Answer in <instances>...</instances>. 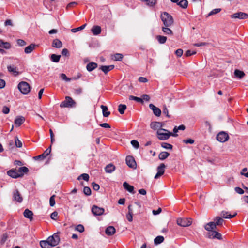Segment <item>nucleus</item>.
I'll use <instances>...</instances> for the list:
<instances>
[{
  "label": "nucleus",
  "instance_id": "42",
  "mask_svg": "<svg viewBox=\"0 0 248 248\" xmlns=\"http://www.w3.org/2000/svg\"><path fill=\"white\" fill-rule=\"evenodd\" d=\"M177 4L183 8H186L188 6V1L186 0H181Z\"/></svg>",
  "mask_w": 248,
  "mask_h": 248
},
{
  "label": "nucleus",
  "instance_id": "38",
  "mask_svg": "<svg viewBox=\"0 0 248 248\" xmlns=\"http://www.w3.org/2000/svg\"><path fill=\"white\" fill-rule=\"evenodd\" d=\"M142 1L145 2L146 4L150 7L154 6L156 3L157 0H141Z\"/></svg>",
  "mask_w": 248,
  "mask_h": 248
},
{
  "label": "nucleus",
  "instance_id": "7",
  "mask_svg": "<svg viewBox=\"0 0 248 248\" xmlns=\"http://www.w3.org/2000/svg\"><path fill=\"white\" fill-rule=\"evenodd\" d=\"M229 135L225 132H220L216 137L217 140L220 142H224L229 139Z\"/></svg>",
  "mask_w": 248,
  "mask_h": 248
},
{
  "label": "nucleus",
  "instance_id": "15",
  "mask_svg": "<svg viewBox=\"0 0 248 248\" xmlns=\"http://www.w3.org/2000/svg\"><path fill=\"white\" fill-rule=\"evenodd\" d=\"M149 108L153 111L154 114L156 116H160L161 114V111L160 108L155 106L153 104H150L149 105Z\"/></svg>",
  "mask_w": 248,
  "mask_h": 248
},
{
  "label": "nucleus",
  "instance_id": "27",
  "mask_svg": "<svg viewBox=\"0 0 248 248\" xmlns=\"http://www.w3.org/2000/svg\"><path fill=\"white\" fill-rule=\"evenodd\" d=\"M236 215V213L232 215L229 214L228 212L224 211H222L221 213V216L224 218H232L234 217Z\"/></svg>",
  "mask_w": 248,
  "mask_h": 248
},
{
  "label": "nucleus",
  "instance_id": "9",
  "mask_svg": "<svg viewBox=\"0 0 248 248\" xmlns=\"http://www.w3.org/2000/svg\"><path fill=\"white\" fill-rule=\"evenodd\" d=\"M207 235L210 239L217 238L219 240L222 239L221 234L216 231H208Z\"/></svg>",
  "mask_w": 248,
  "mask_h": 248
},
{
  "label": "nucleus",
  "instance_id": "4",
  "mask_svg": "<svg viewBox=\"0 0 248 248\" xmlns=\"http://www.w3.org/2000/svg\"><path fill=\"white\" fill-rule=\"evenodd\" d=\"M47 241L51 247H55L58 245L60 242V237L57 233H55L52 236L48 237Z\"/></svg>",
  "mask_w": 248,
  "mask_h": 248
},
{
  "label": "nucleus",
  "instance_id": "56",
  "mask_svg": "<svg viewBox=\"0 0 248 248\" xmlns=\"http://www.w3.org/2000/svg\"><path fill=\"white\" fill-rule=\"evenodd\" d=\"M131 144L136 149H138L140 147L139 142L136 140H132L131 141Z\"/></svg>",
  "mask_w": 248,
  "mask_h": 248
},
{
  "label": "nucleus",
  "instance_id": "25",
  "mask_svg": "<svg viewBox=\"0 0 248 248\" xmlns=\"http://www.w3.org/2000/svg\"><path fill=\"white\" fill-rule=\"evenodd\" d=\"M91 31L93 35H97L101 33V28L99 26H94L92 27Z\"/></svg>",
  "mask_w": 248,
  "mask_h": 248
},
{
  "label": "nucleus",
  "instance_id": "29",
  "mask_svg": "<svg viewBox=\"0 0 248 248\" xmlns=\"http://www.w3.org/2000/svg\"><path fill=\"white\" fill-rule=\"evenodd\" d=\"M100 107L102 109L103 116L105 117H108L110 115V112L108 111V108L107 106L102 105Z\"/></svg>",
  "mask_w": 248,
  "mask_h": 248
},
{
  "label": "nucleus",
  "instance_id": "62",
  "mask_svg": "<svg viewBox=\"0 0 248 248\" xmlns=\"http://www.w3.org/2000/svg\"><path fill=\"white\" fill-rule=\"evenodd\" d=\"M235 192L239 194H243L244 193V190L239 187H236L234 188Z\"/></svg>",
  "mask_w": 248,
  "mask_h": 248
},
{
  "label": "nucleus",
  "instance_id": "63",
  "mask_svg": "<svg viewBox=\"0 0 248 248\" xmlns=\"http://www.w3.org/2000/svg\"><path fill=\"white\" fill-rule=\"evenodd\" d=\"M58 216V213L56 211L53 212L52 213H51L50 215V217L53 220H57V217Z\"/></svg>",
  "mask_w": 248,
  "mask_h": 248
},
{
  "label": "nucleus",
  "instance_id": "28",
  "mask_svg": "<svg viewBox=\"0 0 248 248\" xmlns=\"http://www.w3.org/2000/svg\"><path fill=\"white\" fill-rule=\"evenodd\" d=\"M81 77V75H79L78 76L77 78L74 77L72 78V79L73 80H76L77 79H78ZM60 77L61 78L64 80H65L66 82H69L71 80L72 78H69L67 77L66 75L65 74L62 73L60 75Z\"/></svg>",
  "mask_w": 248,
  "mask_h": 248
},
{
  "label": "nucleus",
  "instance_id": "14",
  "mask_svg": "<svg viewBox=\"0 0 248 248\" xmlns=\"http://www.w3.org/2000/svg\"><path fill=\"white\" fill-rule=\"evenodd\" d=\"M13 197L14 201L21 203L23 201V198L18 190H16L13 194Z\"/></svg>",
  "mask_w": 248,
  "mask_h": 248
},
{
  "label": "nucleus",
  "instance_id": "58",
  "mask_svg": "<svg viewBox=\"0 0 248 248\" xmlns=\"http://www.w3.org/2000/svg\"><path fill=\"white\" fill-rule=\"evenodd\" d=\"M221 11V9L220 8H217V9H214L213 10H212L208 14V16H210L213 15H215L216 14H217L219 12H220Z\"/></svg>",
  "mask_w": 248,
  "mask_h": 248
},
{
  "label": "nucleus",
  "instance_id": "17",
  "mask_svg": "<svg viewBox=\"0 0 248 248\" xmlns=\"http://www.w3.org/2000/svg\"><path fill=\"white\" fill-rule=\"evenodd\" d=\"M25 119L23 116H19L17 117L14 121L16 127L20 126L25 122Z\"/></svg>",
  "mask_w": 248,
  "mask_h": 248
},
{
  "label": "nucleus",
  "instance_id": "39",
  "mask_svg": "<svg viewBox=\"0 0 248 248\" xmlns=\"http://www.w3.org/2000/svg\"><path fill=\"white\" fill-rule=\"evenodd\" d=\"M19 174H22V177L24 175V173H27L29 171L28 168L26 167H21L17 170Z\"/></svg>",
  "mask_w": 248,
  "mask_h": 248
},
{
  "label": "nucleus",
  "instance_id": "61",
  "mask_svg": "<svg viewBox=\"0 0 248 248\" xmlns=\"http://www.w3.org/2000/svg\"><path fill=\"white\" fill-rule=\"evenodd\" d=\"M175 54L179 57H181L183 54V50L182 49H178L175 52Z\"/></svg>",
  "mask_w": 248,
  "mask_h": 248
},
{
  "label": "nucleus",
  "instance_id": "54",
  "mask_svg": "<svg viewBox=\"0 0 248 248\" xmlns=\"http://www.w3.org/2000/svg\"><path fill=\"white\" fill-rule=\"evenodd\" d=\"M55 195H53L50 197L49 199V204L50 206L53 207L55 204Z\"/></svg>",
  "mask_w": 248,
  "mask_h": 248
},
{
  "label": "nucleus",
  "instance_id": "10",
  "mask_svg": "<svg viewBox=\"0 0 248 248\" xmlns=\"http://www.w3.org/2000/svg\"><path fill=\"white\" fill-rule=\"evenodd\" d=\"M166 167L164 163H161L157 168V172L155 176V179H158L162 176L165 172V168Z\"/></svg>",
  "mask_w": 248,
  "mask_h": 248
},
{
  "label": "nucleus",
  "instance_id": "22",
  "mask_svg": "<svg viewBox=\"0 0 248 248\" xmlns=\"http://www.w3.org/2000/svg\"><path fill=\"white\" fill-rule=\"evenodd\" d=\"M204 228L208 231H214V230L216 228V226L214 221H212L207 223L205 225Z\"/></svg>",
  "mask_w": 248,
  "mask_h": 248
},
{
  "label": "nucleus",
  "instance_id": "34",
  "mask_svg": "<svg viewBox=\"0 0 248 248\" xmlns=\"http://www.w3.org/2000/svg\"><path fill=\"white\" fill-rule=\"evenodd\" d=\"M11 44L7 42H4L2 40H0V47L5 49H9L11 48Z\"/></svg>",
  "mask_w": 248,
  "mask_h": 248
},
{
  "label": "nucleus",
  "instance_id": "43",
  "mask_svg": "<svg viewBox=\"0 0 248 248\" xmlns=\"http://www.w3.org/2000/svg\"><path fill=\"white\" fill-rule=\"evenodd\" d=\"M156 39L160 44H164L167 40V37L162 35H157L156 36Z\"/></svg>",
  "mask_w": 248,
  "mask_h": 248
},
{
  "label": "nucleus",
  "instance_id": "36",
  "mask_svg": "<svg viewBox=\"0 0 248 248\" xmlns=\"http://www.w3.org/2000/svg\"><path fill=\"white\" fill-rule=\"evenodd\" d=\"M170 155V154L167 152H162L158 155V158L161 160L166 159Z\"/></svg>",
  "mask_w": 248,
  "mask_h": 248
},
{
  "label": "nucleus",
  "instance_id": "52",
  "mask_svg": "<svg viewBox=\"0 0 248 248\" xmlns=\"http://www.w3.org/2000/svg\"><path fill=\"white\" fill-rule=\"evenodd\" d=\"M83 193L87 196H89L91 194V190L89 187L85 186L83 189Z\"/></svg>",
  "mask_w": 248,
  "mask_h": 248
},
{
  "label": "nucleus",
  "instance_id": "13",
  "mask_svg": "<svg viewBox=\"0 0 248 248\" xmlns=\"http://www.w3.org/2000/svg\"><path fill=\"white\" fill-rule=\"evenodd\" d=\"M7 174L8 176L15 179L22 177V174H19V173L16 169L10 170L7 172Z\"/></svg>",
  "mask_w": 248,
  "mask_h": 248
},
{
  "label": "nucleus",
  "instance_id": "32",
  "mask_svg": "<svg viewBox=\"0 0 248 248\" xmlns=\"http://www.w3.org/2000/svg\"><path fill=\"white\" fill-rule=\"evenodd\" d=\"M39 244L42 248H51V247L47 240H41L40 241Z\"/></svg>",
  "mask_w": 248,
  "mask_h": 248
},
{
  "label": "nucleus",
  "instance_id": "41",
  "mask_svg": "<svg viewBox=\"0 0 248 248\" xmlns=\"http://www.w3.org/2000/svg\"><path fill=\"white\" fill-rule=\"evenodd\" d=\"M164 240V238L162 236H158L154 239V243L155 245H158L163 242Z\"/></svg>",
  "mask_w": 248,
  "mask_h": 248
},
{
  "label": "nucleus",
  "instance_id": "50",
  "mask_svg": "<svg viewBox=\"0 0 248 248\" xmlns=\"http://www.w3.org/2000/svg\"><path fill=\"white\" fill-rule=\"evenodd\" d=\"M161 147L163 148L167 149H172V145L170 144L166 143V142H163L161 144Z\"/></svg>",
  "mask_w": 248,
  "mask_h": 248
},
{
  "label": "nucleus",
  "instance_id": "16",
  "mask_svg": "<svg viewBox=\"0 0 248 248\" xmlns=\"http://www.w3.org/2000/svg\"><path fill=\"white\" fill-rule=\"evenodd\" d=\"M38 45L34 43L31 44L29 46L25 48L24 52L26 54H30L32 52Z\"/></svg>",
  "mask_w": 248,
  "mask_h": 248
},
{
  "label": "nucleus",
  "instance_id": "2",
  "mask_svg": "<svg viewBox=\"0 0 248 248\" xmlns=\"http://www.w3.org/2000/svg\"><path fill=\"white\" fill-rule=\"evenodd\" d=\"M157 134L158 135V138L160 140H166L168 139L170 136L176 137L178 136L176 134H173L171 132H168V130L161 129L159 131H157Z\"/></svg>",
  "mask_w": 248,
  "mask_h": 248
},
{
  "label": "nucleus",
  "instance_id": "44",
  "mask_svg": "<svg viewBox=\"0 0 248 248\" xmlns=\"http://www.w3.org/2000/svg\"><path fill=\"white\" fill-rule=\"evenodd\" d=\"M7 69L9 72L13 73L15 75H17L19 73L17 71L16 68L14 66L9 65L7 67Z\"/></svg>",
  "mask_w": 248,
  "mask_h": 248
},
{
  "label": "nucleus",
  "instance_id": "11",
  "mask_svg": "<svg viewBox=\"0 0 248 248\" xmlns=\"http://www.w3.org/2000/svg\"><path fill=\"white\" fill-rule=\"evenodd\" d=\"M125 161L126 164L129 167L133 169H135L136 168V162L132 156H127L126 157Z\"/></svg>",
  "mask_w": 248,
  "mask_h": 248
},
{
  "label": "nucleus",
  "instance_id": "59",
  "mask_svg": "<svg viewBox=\"0 0 248 248\" xmlns=\"http://www.w3.org/2000/svg\"><path fill=\"white\" fill-rule=\"evenodd\" d=\"M16 42H17L18 45L19 46H24L26 45V42L22 39H17L16 41Z\"/></svg>",
  "mask_w": 248,
  "mask_h": 248
},
{
  "label": "nucleus",
  "instance_id": "30",
  "mask_svg": "<svg viewBox=\"0 0 248 248\" xmlns=\"http://www.w3.org/2000/svg\"><path fill=\"white\" fill-rule=\"evenodd\" d=\"M234 74L235 77L239 79L242 78L245 75L243 71L237 69L234 71Z\"/></svg>",
  "mask_w": 248,
  "mask_h": 248
},
{
  "label": "nucleus",
  "instance_id": "23",
  "mask_svg": "<svg viewBox=\"0 0 248 248\" xmlns=\"http://www.w3.org/2000/svg\"><path fill=\"white\" fill-rule=\"evenodd\" d=\"M97 67V64L94 62H91L86 65V69L89 72H91Z\"/></svg>",
  "mask_w": 248,
  "mask_h": 248
},
{
  "label": "nucleus",
  "instance_id": "6",
  "mask_svg": "<svg viewBox=\"0 0 248 248\" xmlns=\"http://www.w3.org/2000/svg\"><path fill=\"white\" fill-rule=\"evenodd\" d=\"M177 223L180 226L187 227L190 226L191 224L192 220L190 218H179L177 220Z\"/></svg>",
  "mask_w": 248,
  "mask_h": 248
},
{
  "label": "nucleus",
  "instance_id": "37",
  "mask_svg": "<svg viewBox=\"0 0 248 248\" xmlns=\"http://www.w3.org/2000/svg\"><path fill=\"white\" fill-rule=\"evenodd\" d=\"M170 27L164 26L162 28V31L167 35H173V32L169 28Z\"/></svg>",
  "mask_w": 248,
  "mask_h": 248
},
{
  "label": "nucleus",
  "instance_id": "53",
  "mask_svg": "<svg viewBox=\"0 0 248 248\" xmlns=\"http://www.w3.org/2000/svg\"><path fill=\"white\" fill-rule=\"evenodd\" d=\"M75 230L80 232H82L84 231V227L82 225L79 224L76 227Z\"/></svg>",
  "mask_w": 248,
  "mask_h": 248
},
{
  "label": "nucleus",
  "instance_id": "18",
  "mask_svg": "<svg viewBox=\"0 0 248 248\" xmlns=\"http://www.w3.org/2000/svg\"><path fill=\"white\" fill-rule=\"evenodd\" d=\"M51 151V145H50L48 148H47L42 155L36 156L35 158L38 159H44L47 155H49Z\"/></svg>",
  "mask_w": 248,
  "mask_h": 248
},
{
  "label": "nucleus",
  "instance_id": "19",
  "mask_svg": "<svg viewBox=\"0 0 248 248\" xmlns=\"http://www.w3.org/2000/svg\"><path fill=\"white\" fill-rule=\"evenodd\" d=\"M114 68V65H110L108 66L102 65L99 69L101 70L105 74H107L109 71H111Z\"/></svg>",
  "mask_w": 248,
  "mask_h": 248
},
{
  "label": "nucleus",
  "instance_id": "48",
  "mask_svg": "<svg viewBox=\"0 0 248 248\" xmlns=\"http://www.w3.org/2000/svg\"><path fill=\"white\" fill-rule=\"evenodd\" d=\"M126 108V106L124 104H120L118 106V111L119 113L121 114H123L124 112V110Z\"/></svg>",
  "mask_w": 248,
  "mask_h": 248
},
{
  "label": "nucleus",
  "instance_id": "5",
  "mask_svg": "<svg viewBox=\"0 0 248 248\" xmlns=\"http://www.w3.org/2000/svg\"><path fill=\"white\" fill-rule=\"evenodd\" d=\"M75 104V102L71 97L66 96L64 101L60 104L61 108H70L72 107Z\"/></svg>",
  "mask_w": 248,
  "mask_h": 248
},
{
  "label": "nucleus",
  "instance_id": "35",
  "mask_svg": "<svg viewBox=\"0 0 248 248\" xmlns=\"http://www.w3.org/2000/svg\"><path fill=\"white\" fill-rule=\"evenodd\" d=\"M223 222V218L219 217H217L214 219V222L216 226L221 225Z\"/></svg>",
  "mask_w": 248,
  "mask_h": 248
},
{
  "label": "nucleus",
  "instance_id": "8",
  "mask_svg": "<svg viewBox=\"0 0 248 248\" xmlns=\"http://www.w3.org/2000/svg\"><path fill=\"white\" fill-rule=\"evenodd\" d=\"M231 18H238L240 19H246L248 18V14L246 13L239 12L231 16Z\"/></svg>",
  "mask_w": 248,
  "mask_h": 248
},
{
  "label": "nucleus",
  "instance_id": "12",
  "mask_svg": "<svg viewBox=\"0 0 248 248\" xmlns=\"http://www.w3.org/2000/svg\"><path fill=\"white\" fill-rule=\"evenodd\" d=\"M104 209L100 208L96 205H93L92 208V212L95 216H101L104 212Z\"/></svg>",
  "mask_w": 248,
  "mask_h": 248
},
{
  "label": "nucleus",
  "instance_id": "51",
  "mask_svg": "<svg viewBox=\"0 0 248 248\" xmlns=\"http://www.w3.org/2000/svg\"><path fill=\"white\" fill-rule=\"evenodd\" d=\"M86 24H85L78 28H73L71 30V31L74 33L78 31H81V30L84 29L85 28V27H86Z\"/></svg>",
  "mask_w": 248,
  "mask_h": 248
},
{
  "label": "nucleus",
  "instance_id": "49",
  "mask_svg": "<svg viewBox=\"0 0 248 248\" xmlns=\"http://www.w3.org/2000/svg\"><path fill=\"white\" fill-rule=\"evenodd\" d=\"M123 58V55L120 53H116L114 55L112 59L115 61H121Z\"/></svg>",
  "mask_w": 248,
  "mask_h": 248
},
{
  "label": "nucleus",
  "instance_id": "31",
  "mask_svg": "<svg viewBox=\"0 0 248 248\" xmlns=\"http://www.w3.org/2000/svg\"><path fill=\"white\" fill-rule=\"evenodd\" d=\"M62 46V42L59 39H54L52 42V46L56 48H61Z\"/></svg>",
  "mask_w": 248,
  "mask_h": 248
},
{
  "label": "nucleus",
  "instance_id": "1",
  "mask_svg": "<svg viewBox=\"0 0 248 248\" xmlns=\"http://www.w3.org/2000/svg\"><path fill=\"white\" fill-rule=\"evenodd\" d=\"M160 18L164 26L166 27H170L173 24L174 21L172 16L166 12L161 13Z\"/></svg>",
  "mask_w": 248,
  "mask_h": 248
},
{
  "label": "nucleus",
  "instance_id": "3",
  "mask_svg": "<svg viewBox=\"0 0 248 248\" xmlns=\"http://www.w3.org/2000/svg\"><path fill=\"white\" fill-rule=\"evenodd\" d=\"M18 88L24 94H27L30 91V86L26 82L22 81L18 85Z\"/></svg>",
  "mask_w": 248,
  "mask_h": 248
},
{
  "label": "nucleus",
  "instance_id": "55",
  "mask_svg": "<svg viewBox=\"0 0 248 248\" xmlns=\"http://www.w3.org/2000/svg\"><path fill=\"white\" fill-rule=\"evenodd\" d=\"M15 144L17 147L20 148L22 146V142L18 139L17 137L15 138Z\"/></svg>",
  "mask_w": 248,
  "mask_h": 248
},
{
  "label": "nucleus",
  "instance_id": "20",
  "mask_svg": "<svg viewBox=\"0 0 248 248\" xmlns=\"http://www.w3.org/2000/svg\"><path fill=\"white\" fill-rule=\"evenodd\" d=\"M23 214L24 217L29 219L30 221L33 220V214L31 211L29 210L28 209H26L25 210Z\"/></svg>",
  "mask_w": 248,
  "mask_h": 248
},
{
  "label": "nucleus",
  "instance_id": "60",
  "mask_svg": "<svg viewBox=\"0 0 248 248\" xmlns=\"http://www.w3.org/2000/svg\"><path fill=\"white\" fill-rule=\"evenodd\" d=\"M183 142L186 144H193L194 142V140L192 139H184L183 140Z\"/></svg>",
  "mask_w": 248,
  "mask_h": 248
},
{
  "label": "nucleus",
  "instance_id": "57",
  "mask_svg": "<svg viewBox=\"0 0 248 248\" xmlns=\"http://www.w3.org/2000/svg\"><path fill=\"white\" fill-rule=\"evenodd\" d=\"M163 113L165 114L168 118H170V116L169 114V111L166 105H164L163 107Z\"/></svg>",
  "mask_w": 248,
  "mask_h": 248
},
{
  "label": "nucleus",
  "instance_id": "47",
  "mask_svg": "<svg viewBox=\"0 0 248 248\" xmlns=\"http://www.w3.org/2000/svg\"><path fill=\"white\" fill-rule=\"evenodd\" d=\"M89 175L88 174L83 173L78 177V179L80 180L81 179H83L84 180L88 182L89 180Z\"/></svg>",
  "mask_w": 248,
  "mask_h": 248
},
{
  "label": "nucleus",
  "instance_id": "21",
  "mask_svg": "<svg viewBox=\"0 0 248 248\" xmlns=\"http://www.w3.org/2000/svg\"><path fill=\"white\" fill-rule=\"evenodd\" d=\"M116 232L115 228L112 226H108L105 230V232L108 236L113 235Z\"/></svg>",
  "mask_w": 248,
  "mask_h": 248
},
{
  "label": "nucleus",
  "instance_id": "64",
  "mask_svg": "<svg viewBox=\"0 0 248 248\" xmlns=\"http://www.w3.org/2000/svg\"><path fill=\"white\" fill-rule=\"evenodd\" d=\"M92 186H93V189L96 191L98 190L100 188L99 185L94 182L92 183Z\"/></svg>",
  "mask_w": 248,
  "mask_h": 248
},
{
  "label": "nucleus",
  "instance_id": "40",
  "mask_svg": "<svg viewBox=\"0 0 248 248\" xmlns=\"http://www.w3.org/2000/svg\"><path fill=\"white\" fill-rule=\"evenodd\" d=\"M150 126L153 129L156 130L161 126V123L158 122H153L151 123Z\"/></svg>",
  "mask_w": 248,
  "mask_h": 248
},
{
  "label": "nucleus",
  "instance_id": "24",
  "mask_svg": "<svg viewBox=\"0 0 248 248\" xmlns=\"http://www.w3.org/2000/svg\"><path fill=\"white\" fill-rule=\"evenodd\" d=\"M115 170V166L112 164L110 163L107 165L105 168V170L107 173H112Z\"/></svg>",
  "mask_w": 248,
  "mask_h": 248
},
{
  "label": "nucleus",
  "instance_id": "33",
  "mask_svg": "<svg viewBox=\"0 0 248 248\" xmlns=\"http://www.w3.org/2000/svg\"><path fill=\"white\" fill-rule=\"evenodd\" d=\"M123 186L124 189L129 191L130 193H133L134 191V186L131 185H129L127 182H124L123 183Z\"/></svg>",
  "mask_w": 248,
  "mask_h": 248
},
{
  "label": "nucleus",
  "instance_id": "26",
  "mask_svg": "<svg viewBox=\"0 0 248 248\" xmlns=\"http://www.w3.org/2000/svg\"><path fill=\"white\" fill-rule=\"evenodd\" d=\"M131 207V205L128 206V213L126 215V218L129 222H131L133 220V212Z\"/></svg>",
  "mask_w": 248,
  "mask_h": 248
},
{
  "label": "nucleus",
  "instance_id": "45",
  "mask_svg": "<svg viewBox=\"0 0 248 248\" xmlns=\"http://www.w3.org/2000/svg\"><path fill=\"white\" fill-rule=\"evenodd\" d=\"M60 55H57L53 54L51 55L50 58L52 62H58L60 61Z\"/></svg>",
  "mask_w": 248,
  "mask_h": 248
},
{
  "label": "nucleus",
  "instance_id": "46",
  "mask_svg": "<svg viewBox=\"0 0 248 248\" xmlns=\"http://www.w3.org/2000/svg\"><path fill=\"white\" fill-rule=\"evenodd\" d=\"M129 99L130 100H135V101H137L138 102L141 103L142 104L143 103V100L142 98H140V97H136V96H133V95L129 96Z\"/></svg>",
  "mask_w": 248,
  "mask_h": 248
}]
</instances>
